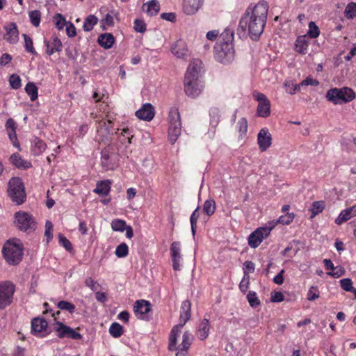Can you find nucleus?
<instances>
[{"instance_id":"4d7b16f0","label":"nucleus","mask_w":356,"mask_h":356,"mask_svg":"<svg viewBox=\"0 0 356 356\" xmlns=\"http://www.w3.org/2000/svg\"><path fill=\"white\" fill-rule=\"evenodd\" d=\"M341 287L346 291L353 290V282L349 278H344L340 280Z\"/></svg>"},{"instance_id":"de8ad7c7","label":"nucleus","mask_w":356,"mask_h":356,"mask_svg":"<svg viewBox=\"0 0 356 356\" xmlns=\"http://www.w3.org/2000/svg\"><path fill=\"white\" fill-rule=\"evenodd\" d=\"M57 307L61 310H66L69 312L70 314L74 313L75 310V306L72 303L65 300L58 302Z\"/></svg>"},{"instance_id":"dca6fc26","label":"nucleus","mask_w":356,"mask_h":356,"mask_svg":"<svg viewBox=\"0 0 356 356\" xmlns=\"http://www.w3.org/2000/svg\"><path fill=\"white\" fill-rule=\"evenodd\" d=\"M170 254L172 257L173 269L175 270H179L180 262L181 261L180 242L175 241L171 244Z\"/></svg>"},{"instance_id":"a18cd8bd","label":"nucleus","mask_w":356,"mask_h":356,"mask_svg":"<svg viewBox=\"0 0 356 356\" xmlns=\"http://www.w3.org/2000/svg\"><path fill=\"white\" fill-rule=\"evenodd\" d=\"M247 299L252 307H256L260 305V300H259L256 292L250 291L247 295Z\"/></svg>"},{"instance_id":"58836bf2","label":"nucleus","mask_w":356,"mask_h":356,"mask_svg":"<svg viewBox=\"0 0 356 356\" xmlns=\"http://www.w3.org/2000/svg\"><path fill=\"white\" fill-rule=\"evenodd\" d=\"M345 16L347 18L353 19L356 17V3H349L344 10Z\"/></svg>"},{"instance_id":"4468645a","label":"nucleus","mask_w":356,"mask_h":356,"mask_svg":"<svg viewBox=\"0 0 356 356\" xmlns=\"http://www.w3.org/2000/svg\"><path fill=\"white\" fill-rule=\"evenodd\" d=\"M47 321L43 318H34L31 321V329L33 333L37 337H43L47 334Z\"/></svg>"},{"instance_id":"39448f33","label":"nucleus","mask_w":356,"mask_h":356,"mask_svg":"<svg viewBox=\"0 0 356 356\" xmlns=\"http://www.w3.org/2000/svg\"><path fill=\"white\" fill-rule=\"evenodd\" d=\"M235 51L232 42H218L214 47L215 59L222 64H227L234 58Z\"/></svg>"},{"instance_id":"a211bd4d","label":"nucleus","mask_w":356,"mask_h":356,"mask_svg":"<svg viewBox=\"0 0 356 356\" xmlns=\"http://www.w3.org/2000/svg\"><path fill=\"white\" fill-rule=\"evenodd\" d=\"M136 115L141 120L150 121L154 116V109L151 104H145L141 108L136 112Z\"/></svg>"},{"instance_id":"0eeeda50","label":"nucleus","mask_w":356,"mask_h":356,"mask_svg":"<svg viewBox=\"0 0 356 356\" xmlns=\"http://www.w3.org/2000/svg\"><path fill=\"white\" fill-rule=\"evenodd\" d=\"M8 196L13 202L22 204L26 199V193L22 179L19 177H13L8 182Z\"/></svg>"},{"instance_id":"4c0bfd02","label":"nucleus","mask_w":356,"mask_h":356,"mask_svg":"<svg viewBox=\"0 0 356 356\" xmlns=\"http://www.w3.org/2000/svg\"><path fill=\"white\" fill-rule=\"evenodd\" d=\"M24 39V47L27 52L31 53L33 55L37 54L34 47L32 39L26 34L22 35Z\"/></svg>"},{"instance_id":"680f3d73","label":"nucleus","mask_w":356,"mask_h":356,"mask_svg":"<svg viewBox=\"0 0 356 356\" xmlns=\"http://www.w3.org/2000/svg\"><path fill=\"white\" fill-rule=\"evenodd\" d=\"M319 297V293L316 287L312 286L307 293V299L310 301L314 300Z\"/></svg>"},{"instance_id":"ea45409f","label":"nucleus","mask_w":356,"mask_h":356,"mask_svg":"<svg viewBox=\"0 0 356 356\" xmlns=\"http://www.w3.org/2000/svg\"><path fill=\"white\" fill-rule=\"evenodd\" d=\"M307 35L311 38H316L320 34L319 28L314 22H310L308 26Z\"/></svg>"},{"instance_id":"052dcab7","label":"nucleus","mask_w":356,"mask_h":356,"mask_svg":"<svg viewBox=\"0 0 356 356\" xmlns=\"http://www.w3.org/2000/svg\"><path fill=\"white\" fill-rule=\"evenodd\" d=\"M250 284V276L243 275L242 280L239 284V289L243 293H245Z\"/></svg>"},{"instance_id":"69168bd1","label":"nucleus","mask_w":356,"mask_h":356,"mask_svg":"<svg viewBox=\"0 0 356 356\" xmlns=\"http://www.w3.org/2000/svg\"><path fill=\"white\" fill-rule=\"evenodd\" d=\"M52 229L53 225L50 221H47L45 223V232L44 235L47 237V241H49L52 238Z\"/></svg>"},{"instance_id":"e433bc0d","label":"nucleus","mask_w":356,"mask_h":356,"mask_svg":"<svg viewBox=\"0 0 356 356\" xmlns=\"http://www.w3.org/2000/svg\"><path fill=\"white\" fill-rule=\"evenodd\" d=\"M129 248L125 243L118 245L115 249V254L118 258H124L128 255Z\"/></svg>"},{"instance_id":"09e8293b","label":"nucleus","mask_w":356,"mask_h":356,"mask_svg":"<svg viewBox=\"0 0 356 356\" xmlns=\"http://www.w3.org/2000/svg\"><path fill=\"white\" fill-rule=\"evenodd\" d=\"M199 208L197 207L196 209L193 211L192 213L191 218H190V222L191 225V231L193 236L195 234L196 232V226H197V221L199 218V212H198Z\"/></svg>"},{"instance_id":"864d4df0","label":"nucleus","mask_w":356,"mask_h":356,"mask_svg":"<svg viewBox=\"0 0 356 356\" xmlns=\"http://www.w3.org/2000/svg\"><path fill=\"white\" fill-rule=\"evenodd\" d=\"M55 24L58 29L61 30L66 25V20L65 17L60 13H57L54 16Z\"/></svg>"},{"instance_id":"13d9d810","label":"nucleus","mask_w":356,"mask_h":356,"mask_svg":"<svg viewBox=\"0 0 356 356\" xmlns=\"http://www.w3.org/2000/svg\"><path fill=\"white\" fill-rule=\"evenodd\" d=\"M58 239L60 244L63 245L67 250H70L72 249V243L63 234H60L58 235Z\"/></svg>"},{"instance_id":"423d86ee","label":"nucleus","mask_w":356,"mask_h":356,"mask_svg":"<svg viewBox=\"0 0 356 356\" xmlns=\"http://www.w3.org/2000/svg\"><path fill=\"white\" fill-rule=\"evenodd\" d=\"M355 97L353 90L348 87L341 88H332L326 93V98L328 101L334 104H341L353 100Z\"/></svg>"},{"instance_id":"7ed1b4c3","label":"nucleus","mask_w":356,"mask_h":356,"mask_svg":"<svg viewBox=\"0 0 356 356\" xmlns=\"http://www.w3.org/2000/svg\"><path fill=\"white\" fill-rule=\"evenodd\" d=\"M2 255L9 265H17L23 258L24 246L21 241L13 238L7 240L2 248Z\"/></svg>"},{"instance_id":"5701e85b","label":"nucleus","mask_w":356,"mask_h":356,"mask_svg":"<svg viewBox=\"0 0 356 356\" xmlns=\"http://www.w3.org/2000/svg\"><path fill=\"white\" fill-rule=\"evenodd\" d=\"M44 44L47 47L46 53L49 56L62 50V43L57 37L53 38L51 41L45 40Z\"/></svg>"},{"instance_id":"79ce46f5","label":"nucleus","mask_w":356,"mask_h":356,"mask_svg":"<svg viewBox=\"0 0 356 356\" xmlns=\"http://www.w3.org/2000/svg\"><path fill=\"white\" fill-rule=\"evenodd\" d=\"M237 130L241 137L245 136L248 131V120L245 118H242L238 120Z\"/></svg>"},{"instance_id":"c9c22d12","label":"nucleus","mask_w":356,"mask_h":356,"mask_svg":"<svg viewBox=\"0 0 356 356\" xmlns=\"http://www.w3.org/2000/svg\"><path fill=\"white\" fill-rule=\"evenodd\" d=\"M192 339L191 334L188 331L185 332L182 336V342L177 348L188 350L191 344Z\"/></svg>"},{"instance_id":"f3484780","label":"nucleus","mask_w":356,"mask_h":356,"mask_svg":"<svg viewBox=\"0 0 356 356\" xmlns=\"http://www.w3.org/2000/svg\"><path fill=\"white\" fill-rule=\"evenodd\" d=\"M151 310L149 301L145 300H137L134 306V311L138 318L144 319L145 315Z\"/></svg>"},{"instance_id":"7c9ffc66","label":"nucleus","mask_w":356,"mask_h":356,"mask_svg":"<svg viewBox=\"0 0 356 356\" xmlns=\"http://www.w3.org/2000/svg\"><path fill=\"white\" fill-rule=\"evenodd\" d=\"M47 145L42 140L35 138L32 142V152L35 155L42 154L46 149Z\"/></svg>"},{"instance_id":"8fccbe9b","label":"nucleus","mask_w":356,"mask_h":356,"mask_svg":"<svg viewBox=\"0 0 356 356\" xmlns=\"http://www.w3.org/2000/svg\"><path fill=\"white\" fill-rule=\"evenodd\" d=\"M284 85L286 88V92L291 95L295 94L296 92L300 88V85H296L291 81H286Z\"/></svg>"},{"instance_id":"2eb2a0df","label":"nucleus","mask_w":356,"mask_h":356,"mask_svg":"<svg viewBox=\"0 0 356 356\" xmlns=\"http://www.w3.org/2000/svg\"><path fill=\"white\" fill-rule=\"evenodd\" d=\"M257 143L261 152L266 151L272 144L271 134L267 129H261L257 135Z\"/></svg>"},{"instance_id":"37998d69","label":"nucleus","mask_w":356,"mask_h":356,"mask_svg":"<svg viewBox=\"0 0 356 356\" xmlns=\"http://www.w3.org/2000/svg\"><path fill=\"white\" fill-rule=\"evenodd\" d=\"M111 228L113 231L121 232L124 231L126 222L124 220L121 219H115L111 222Z\"/></svg>"},{"instance_id":"473e14b6","label":"nucleus","mask_w":356,"mask_h":356,"mask_svg":"<svg viewBox=\"0 0 356 356\" xmlns=\"http://www.w3.org/2000/svg\"><path fill=\"white\" fill-rule=\"evenodd\" d=\"M24 89L31 101H35L38 98V88L34 83L29 82Z\"/></svg>"},{"instance_id":"6e6d98bb","label":"nucleus","mask_w":356,"mask_h":356,"mask_svg":"<svg viewBox=\"0 0 356 356\" xmlns=\"http://www.w3.org/2000/svg\"><path fill=\"white\" fill-rule=\"evenodd\" d=\"M254 271V264L250 261H246L243 264V274L245 276H249V273Z\"/></svg>"},{"instance_id":"72a5a7b5","label":"nucleus","mask_w":356,"mask_h":356,"mask_svg":"<svg viewBox=\"0 0 356 356\" xmlns=\"http://www.w3.org/2000/svg\"><path fill=\"white\" fill-rule=\"evenodd\" d=\"M109 333L114 338H119L123 334V327L118 323H113L109 327Z\"/></svg>"},{"instance_id":"4be33fe9","label":"nucleus","mask_w":356,"mask_h":356,"mask_svg":"<svg viewBox=\"0 0 356 356\" xmlns=\"http://www.w3.org/2000/svg\"><path fill=\"white\" fill-rule=\"evenodd\" d=\"M172 54L179 58H184L188 53L187 45L181 40L177 41L172 47Z\"/></svg>"},{"instance_id":"f257e3e1","label":"nucleus","mask_w":356,"mask_h":356,"mask_svg":"<svg viewBox=\"0 0 356 356\" xmlns=\"http://www.w3.org/2000/svg\"><path fill=\"white\" fill-rule=\"evenodd\" d=\"M268 5L265 1L259 2L254 7L249 6L239 22L238 34L241 37L248 35L252 40H257L264 31Z\"/></svg>"},{"instance_id":"a878e982","label":"nucleus","mask_w":356,"mask_h":356,"mask_svg":"<svg viewBox=\"0 0 356 356\" xmlns=\"http://www.w3.org/2000/svg\"><path fill=\"white\" fill-rule=\"evenodd\" d=\"M143 8L149 15L154 16L159 13L160 5L157 0H150L144 3Z\"/></svg>"},{"instance_id":"2f4dec72","label":"nucleus","mask_w":356,"mask_h":356,"mask_svg":"<svg viewBox=\"0 0 356 356\" xmlns=\"http://www.w3.org/2000/svg\"><path fill=\"white\" fill-rule=\"evenodd\" d=\"M98 19L93 15H88L83 24V29L85 31H90L92 30L95 25L97 24Z\"/></svg>"},{"instance_id":"f704fd0d","label":"nucleus","mask_w":356,"mask_h":356,"mask_svg":"<svg viewBox=\"0 0 356 356\" xmlns=\"http://www.w3.org/2000/svg\"><path fill=\"white\" fill-rule=\"evenodd\" d=\"M203 211L208 216H211L216 211V202L212 199L207 200L203 205Z\"/></svg>"},{"instance_id":"c756f323","label":"nucleus","mask_w":356,"mask_h":356,"mask_svg":"<svg viewBox=\"0 0 356 356\" xmlns=\"http://www.w3.org/2000/svg\"><path fill=\"white\" fill-rule=\"evenodd\" d=\"M111 181L109 180L102 181L97 184L96 188L94 189V193L100 195H107L111 189Z\"/></svg>"},{"instance_id":"ddd939ff","label":"nucleus","mask_w":356,"mask_h":356,"mask_svg":"<svg viewBox=\"0 0 356 356\" xmlns=\"http://www.w3.org/2000/svg\"><path fill=\"white\" fill-rule=\"evenodd\" d=\"M56 331L58 332L57 336L59 338L68 337L72 339H81L82 338L80 333L60 322H56Z\"/></svg>"},{"instance_id":"f03ea898","label":"nucleus","mask_w":356,"mask_h":356,"mask_svg":"<svg viewBox=\"0 0 356 356\" xmlns=\"http://www.w3.org/2000/svg\"><path fill=\"white\" fill-rule=\"evenodd\" d=\"M202 62L193 60L189 64L185 74L184 86L186 95L191 98L198 97L203 90L204 84L201 79Z\"/></svg>"},{"instance_id":"c85d7f7f","label":"nucleus","mask_w":356,"mask_h":356,"mask_svg":"<svg viewBox=\"0 0 356 356\" xmlns=\"http://www.w3.org/2000/svg\"><path fill=\"white\" fill-rule=\"evenodd\" d=\"M114 41L115 39L111 33H104L100 35L98 38L99 44L105 49L111 48Z\"/></svg>"},{"instance_id":"338daca9","label":"nucleus","mask_w":356,"mask_h":356,"mask_svg":"<svg viewBox=\"0 0 356 356\" xmlns=\"http://www.w3.org/2000/svg\"><path fill=\"white\" fill-rule=\"evenodd\" d=\"M319 84V82L316 79H314L312 77H307L302 81L300 86H316Z\"/></svg>"},{"instance_id":"5fc2aeb1","label":"nucleus","mask_w":356,"mask_h":356,"mask_svg":"<svg viewBox=\"0 0 356 356\" xmlns=\"http://www.w3.org/2000/svg\"><path fill=\"white\" fill-rule=\"evenodd\" d=\"M9 82L13 89H18L21 87V79L17 74H12L9 78Z\"/></svg>"},{"instance_id":"393cba45","label":"nucleus","mask_w":356,"mask_h":356,"mask_svg":"<svg viewBox=\"0 0 356 356\" xmlns=\"http://www.w3.org/2000/svg\"><path fill=\"white\" fill-rule=\"evenodd\" d=\"M210 323L209 319L204 318L199 325L197 336L200 340H204L209 334Z\"/></svg>"},{"instance_id":"20e7f679","label":"nucleus","mask_w":356,"mask_h":356,"mask_svg":"<svg viewBox=\"0 0 356 356\" xmlns=\"http://www.w3.org/2000/svg\"><path fill=\"white\" fill-rule=\"evenodd\" d=\"M168 121L169 141L171 144H175L181 132V122L178 108L173 106L170 108Z\"/></svg>"},{"instance_id":"49530a36","label":"nucleus","mask_w":356,"mask_h":356,"mask_svg":"<svg viewBox=\"0 0 356 356\" xmlns=\"http://www.w3.org/2000/svg\"><path fill=\"white\" fill-rule=\"evenodd\" d=\"M30 21L34 26H38L40 23L41 15L39 10H32L29 13Z\"/></svg>"},{"instance_id":"e2e57ef3","label":"nucleus","mask_w":356,"mask_h":356,"mask_svg":"<svg viewBox=\"0 0 356 356\" xmlns=\"http://www.w3.org/2000/svg\"><path fill=\"white\" fill-rule=\"evenodd\" d=\"M134 29L138 33H143L146 30V25L143 21L136 19L134 21Z\"/></svg>"},{"instance_id":"9d476101","label":"nucleus","mask_w":356,"mask_h":356,"mask_svg":"<svg viewBox=\"0 0 356 356\" xmlns=\"http://www.w3.org/2000/svg\"><path fill=\"white\" fill-rule=\"evenodd\" d=\"M15 291V285L10 281L0 282V309L10 305L13 299Z\"/></svg>"},{"instance_id":"774afa93","label":"nucleus","mask_w":356,"mask_h":356,"mask_svg":"<svg viewBox=\"0 0 356 356\" xmlns=\"http://www.w3.org/2000/svg\"><path fill=\"white\" fill-rule=\"evenodd\" d=\"M12 60V56L9 54L5 53L0 58V65L5 66Z\"/></svg>"},{"instance_id":"f8f14e48","label":"nucleus","mask_w":356,"mask_h":356,"mask_svg":"<svg viewBox=\"0 0 356 356\" xmlns=\"http://www.w3.org/2000/svg\"><path fill=\"white\" fill-rule=\"evenodd\" d=\"M4 33H2L1 39L6 40L10 44H16L18 42L19 31L17 26L14 22H8L3 26Z\"/></svg>"},{"instance_id":"3c124183","label":"nucleus","mask_w":356,"mask_h":356,"mask_svg":"<svg viewBox=\"0 0 356 356\" xmlns=\"http://www.w3.org/2000/svg\"><path fill=\"white\" fill-rule=\"evenodd\" d=\"M294 214L293 213H287L285 215L281 216L277 222H275V225L279 222L282 225H289L290 224L294 219ZM274 222V221H273Z\"/></svg>"},{"instance_id":"bb28decb","label":"nucleus","mask_w":356,"mask_h":356,"mask_svg":"<svg viewBox=\"0 0 356 356\" xmlns=\"http://www.w3.org/2000/svg\"><path fill=\"white\" fill-rule=\"evenodd\" d=\"M183 326H181V324L177 325L171 330L170 339H169V349L170 350H175L177 349V337L179 336V333L181 331V329Z\"/></svg>"},{"instance_id":"aec40b11","label":"nucleus","mask_w":356,"mask_h":356,"mask_svg":"<svg viewBox=\"0 0 356 356\" xmlns=\"http://www.w3.org/2000/svg\"><path fill=\"white\" fill-rule=\"evenodd\" d=\"M355 216H356V205L343 210L335 219V223L340 225Z\"/></svg>"},{"instance_id":"9b49d317","label":"nucleus","mask_w":356,"mask_h":356,"mask_svg":"<svg viewBox=\"0 0 356 356\" xmlns=\"http://www.w3.org/2000/svg\"><path fill=\"white\" fill-rule=\"evenodd\" d=\"M254 98L259 102L257 114L261 118H267L270 114V102L267 97L261 92H254Z\"/></svg>"},{"instance_id":"6e6552de","label":"nucleus","mask_w":356,"mask_h":356,"mask_svg":"<svg viewBox=\"0 0 356 356\" xmlns=\"http://www.w3.org/2000/svg\"><path fill=\"white\" fill-rule=\"evenodd\" d=\"M15 225L19 229L26 232H32L36 228V222L33 216L24 211L15 213Z\"/></svg>"},{"instance_id":"b1692460","label":"nucleus","mask_w":356,"mask_h":356,"mask_svg":"<svg viewBox=\"0 0 356 356\" xmlns=\"http://www.w3.org/2000/svg\"><path fill=\"white\" fill-rule=\"evenodd\" d=\"M10 161L17 168L27 169L31 166V162L22 159V156L17 153L12 154Z\"/></svg>"},{"instance_id":"412c9836","label":"nucleus","mask_w":356,"mask_h":356,"mask_svg":"<svg viewBox=\"0 0 356 356\" xmlns=\"http://www.w3.org/2000/svg\"><path fill=\"white\" fill-rule=\"evenodd\" d=\"M191 308V304L189 300H185L184 301L182 302L179 317V324H181V326H184L186 324V323L190 319Z\"/></svg>"},{"instance_id":"6ab92c4d","label":"nucleus","mask_w":356,"mask_h":356,"mask_svg":"<svg viewBox=\"0 0 356 356\" xmlns=\"http://www.w3.org/2000/svg\"><path fill=\"white\" fill-rule=\"evenodd\" d=\"M184 12L186 15H194L202 7L204 0H183Z\"/></svg>"},{"instance_id":"a19ab883","label":"nucleus","mask_w":356,"mask_h":356,"mask_svg":"<svg viewBox=\"0 0 356 356\" xmlns=\"http://www.w3.org/2000/svg\"><path fill=\"white\" fill-rule=\"evenodd\" d=\"M209 115L211 117V123L213 126H216L220 120V112L219 108L213 107L210 109Z\"/></svg>"},{"instance_id":"603ef678","label":"nucleus","mask_w":356,"mask_h":356,"mask_svg":"<svg viewBox=\"0 0 356 356\" xmlns=\"http://www.w3.org/2000/svg\"><path fill=\"white\" fill-rule=\"evenodd\" d=\"M85 284L94 292L97 291L100 287L99 284L91 277H87L85 280Z\"/></svg>"},{"instance_id":"cd10ccee","label":"nucleus","mask_w":356,"mask_h":356,"mask_svg":"<svg viewBox=\"0 0 356 356\" xmlns=\"http://www.w3.org/2000/svg\"><path fill=\"white\" fill-rule=\"evenodd\" d=\"M308 42L306 40V35L298 37L295 43V49L301 54H305L307 52Z\"/></svg>"},{"instance_id":"c03bdc74","label":"nucleus","mask_w":356,"mask_h":356,"mask_svg":"<svg viewBox=\"0 0 356 356\" xmlns=\"http://www.w3.org/2000/svg\"><path fill=\"white\" fill-rule=\"evenodd\" d=\"M325 208V203L323 201H316L313 202L311 208V211L312 213V216L314 217L317 214L320 213L323 211Z\"/></svg>"},{"instance_id":"bf43d9fd","label":"nucleus","mask_w":356,"mask_h":356,"mask_svg":"<svg viewBox=\"0 0 356 356\" xmlns=\"http://www.w3.org/2000/svg\"><path fill=\"white\" fill-rule=\"evenodd\" d=\"M345 274L344 268L341 266H337L334 268L332 272L327 273L328 275L334 277H339Z\"/></svg>"},{"instance_id":"1a4fd4ad","label":"nucleus","mask_w":356,"mask_h":356,"mask_svg":"<svg viewBox=\"0 0 356 356\" xmlns=\"http://www.w3.org/2000/svg\"><path fill=\"white\" fill-rule=\"evenodd\" d=\"M275 225V222H270L268 226L257 228L248 236V245L252 248H257L269 236Z\"/></svg>"},{"instance_id":"0e129e2a","label":"nucleus","mask_w":356,"mask_h":356,"mask_svg":"<svg viewBox=\"0 0 356 356\" xmlns=\"http://www.w3.org/2000/svg\"><path fill=\"white\" fill-rule=\"evenodd\" d=\"M7 132H8L9 139L11 141V143H13V145L16 147H19V143L17 141L16 131H9Z\"/></svg>"}]
</instances>
